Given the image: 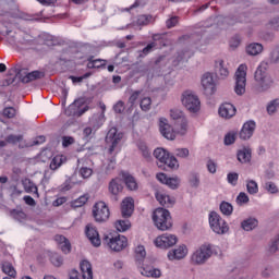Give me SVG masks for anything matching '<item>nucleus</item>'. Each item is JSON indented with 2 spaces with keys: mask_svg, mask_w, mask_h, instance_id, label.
I'll return each mask as SVG.
<instances>
[{
  "mask_svg": "<svg viewBox=\"0 0 279 279\" xmlns=\"http://www.w3.org/2000/svg\"><path fill=\"white\" fill-rule=\"evenodd\" d=\"M269 63L263 61L256 69L254 74L256 93H267L274 86V78L267 72Z\"/></svg>",
  "mask_w": 279,
  "mask_h": 279,
  "instance_id": "obj_1",
  "label": "nucleus"
},
{
  "mask_svg": "<svg viewBox=\"0 0 279 279\" xmlns=\"http://www.w3.org/2000/svg\"><path fill=\"white\" fill-rule=\"evenodd\" d=\"M153 221L156 228L162 232L173 228V218H171V213L169 209H165L162 207L155 209L153 214Z\"/></svg>",
  "mask_w": 279,
  "mask_h": 279,
  "instance_id": "obj_2",
  "label": "nucleus"
},
{
  "mask_svg": "<svg viewBox=\"0 0 279 279\" xmlns=\"http://www.w3.org/2000/svg\"><path fill=\"white\" fill-rule=\"evenodd\" d=\"M181 101L184 108L189 112H192L193 114H195L196 112H199L202 108V102L199 101V97L191 90H186L182 94Z\"/></svg>",
  "mask_w": 279,
  "mask_h": 279,
  "instance_id": "obj_3",
  "label": "nucleus"
},
{
  "mask_svg": "<svg viewBox=\"0 0 279 279\" xmlns=\"http://www.w3.org/2000/svg\"><path fill=\"white\" fill-rule=\"evenodd\" d=\"M209 226L216 234H228L230 227L217 211L209 214Z\"/></svg>",
  "mask_w": 279,
  "mask_h": 279,
  "instance_id": "obj_4",
  "label": "nucleus"
},
{
  "mask_svg": "<svg viewBox=\"0 0 279 279\" xmlns=\"http://www.w3.org/2000/svg\"><path fill=\"white\" fill-rule=\"evenodd\" d=\"M159 132L163 136V138H167V141H175L177 136H180V126H177L174 124L173 129V126L169 124V120H167V118H160Z\"/></svg>",
  "mask_w": 279,
  "mask_h": 279,
  "instance_id": "obj_5",
  "label": "nucleus"
},
{
  "mask_svg": "<svg viewBox=\"0 0 279 279\" xmlns=\"http://www.w3.org/2000/svg\"><path fill=\"white\" fill-rule=\"evenodd\" d=\"M210 256H213V248L204 244L192 254L191 260L193 265H206Z\"/></svg>",
  "mask_w": 279,
  "mask_h": 279,
  "instance_id": "obj_6",
  "label": "nucleus"
},
{
  "mask_svg": "<svg viewBox=\"0 0 279 279\" xmlns=\"http://www.w3.org/2000/svg\"><path fill=\"white\" fill-rule=\"evenodd\" d=\"M93 217L97 223H106L110 219V208L106 202H98L93 206Z\"/></svg>",
  "mask_w": 279,
  "mask_h": 279,
  "instance_id": "obj_7",
  "label": "nucleus"
},
{
  "mask_svg": "<svg viewBox=\"0 0 279 279\" xmlns=\"http://www.w3.org/2000/svg\"><path fill=\"white\" fill-rule=\"evenodd\" d=\"M102 241L104 243H107L108 247H110L112 252H121L128 247V238L124 235H117L114 238L105 235Z\"/></svg>",
  "mask_w": 279,
  "mask_h": 279,
  "instance_id": "obj_8",
  "label": "nucleus"
},
{
  "mask_svg": "<svg viewBox=\"0 0 279 279\" xmlns=\"http://www.w3.org/2000/svg\"><path fill=\"white\" fill-rule=\"evenodd\" d=\"M170 117L175 121L174 125H177V128H180V136L186 135V132H189V120H186L184 113L178 110H170Z\"/></svg>",
  "mask_w": 279,
  "mask_h": 279,
  "instance_id": "obj_9",
  "label": "nucleus"
},
{
  "mask_svg": "<svg viewBox=\"0 0 279 279\" xmlns=\"http://www.w3.org/2000/svg\"><path fill=\"white\" fill-rule=\"evenodd\" d=\"M245 65H240L235 72V87L234 92L238 95H244L245 94V84L247 80L245 78L247 76V73L245 72Z\"/></svg>",
  "mask_w": 279,
  "mask_h": 279,
  "instance_id": "obj_10",
  "label": "nucleus"
},
{
  "mask_svg": "<svg viewBox=\"0 0 279 279\" xmlns=\"http://www.w3.org/2000/svg\"><path fill=\"white\" fill-rule=\"evenodd\" d=\"M178 243V236L171 233H165L155 240V245L161 250H169Z\"/></svg>",
  "mask_w": 279,
  "mask_h": 279,
  "instance_id": "obj_11",
  "label": "nucleus"
},
{
  "mask_svg": "<svg viewBox=\"0 0 279 279\" xmlns=\"http://www.w3.org/2000/svg\"><path fill=\"white\" fill-rule=\"evenodd\" d=\"M123 138V133H119L117 128H111L106 135V143H111L109 154H113L114 149L119 145V142Z\"/></svg>",
  "mask_w": 279,
  "mask_h": 279,
  "instance_id": "obj_12",
  "label": "nucleus"
},
{
  "mask_svg": "<svg viewBox=\"0 0 279 279\" xmlns=\"http://www.w3.org/2000/svg\"><path fill=\"white\" fill-rule=\"evenodd\" d=\"M256 131V122L250 120L245 122L239 133L241 141H250L251 136H254V132Z\"/></svg>",
  "mask_w": 279,
  "mask_h": 279,
  "instance_id": "obj_13",
  "label": "nucleus"
},
{
  "mask_svg": "<svg viewBox=\"0 0 279 279\" xmlns=\"http://www.w3.org/2000/svg\"><path fill=\"white\" fill-rule=\"evenodd\" d=\"M202 86L207 95H215V78L210 72H206L202 77Z\"/></svg>",
  "mask_w": 279,
  "mask_h": 279,
  "instance_id": "obj_14",
  "label": "nucleus"
},
{
  "mask_svg": "<svg viewBox=\"0 0 279 279\" xmlns=\"http://www.w3.org/2000/svg\"><path fill=\"white\" fill-rule=\"evenodd\" d=\"M85 234L94 247H99V245H101V239L99 238V231H97V228L92 225H87L85 228Z\"/></svg>",
  "mask_w": 279,
  "mask_h": 279,
  "instance_id": "obj_15",
  "label": "nucleus"
},
{
  "mask_svg": "<svg viewBox=\"0 0 279 279\" xmlns=\"http://www.w3.org/2000/svg\"><path fill=\"white\" fill-rule=\"evenodd\" d=\"M121 213H122V217H124V219H129V217H132V215L134 213V198L125 197L122 201Z\"/></svg>",
  "mask_w": 279,
  "mask_h": 279,
  "instance_id": "obj_16",
  "label": "nucleus"
},
{
  "mask_svg": "<svg viewBox=\"0 0 279 279\" xmlns=\"http://www.w3.org/2000/svg\"><path fill=\"white\" fill-rule=\"evenodd\" d=\"M218 112L223 119H232L236 114V108L230 102H225L220 106Z\"/></svg>",
  "mask_w": 279,
  "mask_h": 279,
  "instance_id": "obj_17",
  "label": "nucleus"
},
{
  "mask_svg": "<svg viewBox=\"0 0 279 279\" xmlns=\"http://www.w3.org/2000/svg\"><path fill=\"white\" fill-rule=\"evenodd\" d=\"M120 175H122V181L129 191H138V183L136 182V178L130 174V172L122 171Z\"/></svg>",
  "mask_w": 279,
  "mask_h": 279,
  "instance_id": "obj_18",
  "label": "nucleus"
},
{
  "mask_svg": "<svg viewBox=\"0 0 279 279\" xmlns=\"http://www.w3.org/2000/svg\"><path fill=\"white\" fill-rule=\"evenodd\" d=\"M109 193L117 197L120 193H123V179L114 178L109 182Z\"/></svg>",
  "mask_w": 279,
  "mask_h": 279,
  "instance_id": "obj_19",
  "label": "nucleus"
},
{
  "mask_svg": "<svg viewBox=\"0 0 279 279\" xmlns=\"http://www.w3.org/2000/svg\"><path fill=\"white\" fill-rule=\"evenodd\" d=\"M187 254L186 245H180L168 253L169 260H182Z\"/></svg>",
  "mask_w": 279,
  "mask_h": 279,
  "instance_id": "obj_20",
  "label": "nucleus"
},
{
  "mask_svg": "<svg viewBox=\"0 0 279 279\" xmlns=\"http://www.w3.org/2000/svg\"><path fill=\"white\" fill-rule=\"evenodd\" d=\"M169 64V59L167 56H160L159 58L156 59L155 64H154V75H157V77H160L162 75V70L165 66Z\"/></svg>",
  "mask_w": 279,
  "mask_h": 279,
  "instance_id": "obj_21",
  "label": "nucleus"
},
{
  "mask_svg": "<svg viewBox=\"0 0 279 279\" xmlns=\"http://www.w3.org/2000/svg\"><path fill=\"white\" fill-rule=\"evenodd\" d=\"M215 73L218 77L221 80H226L228 75H230V72L228 71V68L226 66V63L222 59H219L215 63Z\"/></svg>",
  "mask_w": 279,
  "mask_h": 279,
  "instance_id": "obj_22",
  "label": "nucleus"
},
{
  "mask_svg": "<svg viewBox=\"0 0 279 279\" xmlns=\"http://www.w3.org/2000/svg\"><path fill=\"white\" fill-rule=\"evenodd\" d=\"M162 165L165 166V169H178L180 167V163H178V159L175 156L170 155L168 153V156L165 157V159L161 161V163L158 165V167L162 168Z\"/></svg>",
  "mask_w": 279,
  "mask_h": 279,
  "instance_id": "obj_23",
  "label": "nucleus"
},
{
  "mask_svg": "<svg viewBox=\"0 0 279 279\" xmlns=\"http://www.w3.org/2000/svg\"><path fill=\"white\" fill-rule=\"evenodd\" d=\"M156 199L161 206H165L166 208H171V206L175 204L174 198H171V196L162 193H156Z\"/></svg>",
  "mask_w": 279,
  "mask_h": 279,
  "instance_id": "obj_24",
  "label": "nucleus"
},
{
  "mask_svg": "<svg viewBox=\"0 0 279 279\" xmlns=\"http://www.w3.org/2000/svg\"><path fill=\"white\" fill-rule=\"evenodd\" d=\"M140 271L142 276H146V278H160V276H162L160 269L149 266L142 267Z\"/></svg>",
  "mask_w": 279,
  "mask_h": 279,
  "instance_id": "obj_25",
  "label": "nucleus"
},
{
  "mask_svg": "<svg viewBox=\"0 0 279 279\" xmlns=\"http://www.w3.org/2000/svg\"><path fill=\"white\" fill-rule=\"evenodd\" d=\"M83 279H93V265L88 260H82L80 264Z\"/></svg>",
  "mask_w": 279,
  "mask_h": 279,
  "instance_id": "obj_26",
  "label": "nucleus"
},
{
  "mask_svg": "<svg viewBox=\"0 0 279 279\" xmlns=\"http://www.w3.org/2000/svg\"><path fill=\"white\" fill-rule=\"evenodd\" d=\"M241 228L245 232H252V230L258 228V219L250 217L241 222Z\"/></svg>",
  "mask_w": 279,
  "mask_h": 279,
  "instance_id": "obj_27",
  "label": "nucleus"
},
{
  "mask_svg": "<svg viewBox=\"0 0 279 279\" xmlns=\"http://www.w3.org/2000/svg\"><path fill=\"white\" fill-rule=\"evenodd\" d=\"M238 160L239 162H242V165H245L246 162H250L252 160V148H242L241 150H238Z\"/></svg>",
  "mask_w": 279,
  "mask_h": 279,
  "instance_id": "obj_28",
  "label": "nucleus"
},
{
  "mask_svg": "<svg viewBox=\"0 0 279 279\" xmlns=\"http://www.w3.org/2000/svg\"><path fill=\"white\" fill-rule=\"evenodd\" d=\"M137 149L141 151L143 158L149 162L151 160V150L149 149V146H147V143L140 141L137 142Z\"/></svg>",
  "mask_w": 279,
  "mask_h": 279,
  "instance_id": "obj_29",
  "label": "nucleus"
},
{
  "mask_svg": "<svg viewBox=\"0 0 279 279\" xmlns=\"http://www.w3.org/2000/svg\"><path fill=\"white\" fill-rule=\"evenodd\" d=\"M45 77V72L33 71L27 72L26 76L23 78V84H29V82H34L36 80H43Z\"/></svg>",
  "mask_w": 279,
  "mask_h": 279,
  "instance_id": "obj_30",
  "label": "nucleus"
},
{
  "mask_svg": "<svg viewBox=\"0 0 279 279\" xmlns=\"http://www.w3.org/2000/svg\"><path fill=\"white\" fill-rule=\"evenodd\" d=\"M246 53H248V56H258V54L263 53L262 44H258V43L250 44L246 47Z\"/></svg>",
  "mask_w": 279,
  "mask_h": 279,
  "instance_id": "obj_31",
  "label": "nucleus"
},
{
  "mask_svg": "<svg viewBox=\"0 0 279 279\" xmlns=\"http://www.w3.org/2000/svg\"><path fill=\"white\" fill-rule=\"evenodd\" d=\"M22 184L26 193H34L38 197V186L33 181L25 179L22 181Z\"/></svg>",
  "mask_w": 279,
  "mask_h": 279,
  "instance_id": "obj_32",
  "label": "nucleus"
},
{
  "mask_svg": "<svg viewBox=\"0 0 279 279\" xmlns=\"http://www.w3.org/2000/svg\"><path fill=\"white\" fill-rule=\"evenodd\" d=\"M64 160H66V158L62 155L54 156L50 162L51 171H57V169H60V167L64 165Z\"/></svg>",
  "mask_w": 279,
  "mask_h": 279,
  "instance_id": "obj_33",
  "label": "nucleus"
},
{
  "mask_svg": "<svg viewBox=\"0 0 279 279\" xmlns=\"http://www.w3.org/2000/svg\"><path fill=\"white\" fill-rule=\"evenodd\" d=\"M2 271L7 274L10 278H16V270L10 262H2Z\"/></svg>",
  "mask_w": 279,
  "mask_h": 279,
  "instance_id": "obj_34",
  "label": "nucleus"
},
{
  "mask_svg": "<svg viewBox=\"0 0 279 279\" xmlns=\"http://www.w3.org/2000/svg\"><path fill=\"white\" fill-rule=\"evenodd\" d=\"M27 69H21L20 66H15L13 69L10 70V74H15V77H19L20 82H22L23 84V80H25V77H27Z\"/></svg>",
  "mask_w": 279,
  "mask_h": 279,
  "instance_id": "obj_35",
  "label": "nucleus"
},
{
  "mask_svg": "<svg viewBox=\"0 0 279 279\" xmlns=\"http://www.w3.org/2000/svg\"><path fill=\"white\" fill-rule=\"evenodd\" d=\"M106 66V60L101 59H88L87 69H104Z\"/></svg>",
  "mask_w": 279,
  "mask_h": 279,
  "instance_id": "obj_36",
  "label": "nucleus"
},
{
  "mask_svg": "<svg viewBox=\"0 0 279 279\" xmlns=\"http://www.w3.org/2000/svg\"><path fill=\"white\" fill-rule=\"evenodd\" d=\"M49 258H50V263L54 267H62V265L64 264V258H62L61 255L58 253H50Z\"/></svg>",
  "mask_w": 279,
  "mask_h": 279,
  "instance_id": "obj_37",
  "label": "nucleus"
},
{
  "mask_svg": "<svg viewBox=\"0 0 279 279\" xmlns=\"http://www.w3.org/2000/svg\"><path fill=\"white\" fill-rule=\"evenodd\" d=\"M234 210V207H232V204L223 201L220 204V213H222V215H226L227 217H230V215H232V211Z\"/></svg>",
  "mask_w": 279,
  "mask_h": 279,
  "instance_id": "obj_38",
  "label": "nucleus"
},
{
  "mask_svg": "<svg viewBox=\"0 0 279 279\" xmlns=\"http://www.w3.org/2000/svg\"><path fill=\"white\" fill-rule=\"evenodd\" d=\"M132 223H130V220H118L116 222V229L118 232H126V230H130V227Z\"/></svg>",
  "mask_w": 279,
  "mask_h": 279,
  "instance_id": "obj_39",
  "label": "nucleus"
},
{
  "mask_svg": "<svg viewBox=\"0 0 279 279\" xmlns=\"http://www.w3.org/2000/svg\"><path fill=\"white\" fill-rule=\"evenodd\" d=\"M89 196L88 194H84L72 202L73 208H82V206H85V204L88 202Z\"/></svg>",
  "mask_w": 279,
  "mask_h": 279,
  "instance_id": "obj_40",
  "label": "nucleus"
},
{
  "mask_svg": "<svg viewBox=\"0 0 279 279\" xmlns=\"http://www.w3.org/2000/svg\"><path fill=\"white\" fill-rule=\"evenodd\" d=\"M246 190L250 195H256V193H258V183H256L254 180L247 181Z\"/></svg>",
  "mask_w": 279,
  "mask_h": 279,
  "instance_id": "obj_41",
  "label": "nucleus"
},
{
  "mask_svg": "<svg viewBox=\"0 0 279 279\" xmlns=\"http://www.w3.org/2000/svg\"><path fill=\"white\" fill-rule=\"evenodd\" d=\"M11 216L13 219H15V221H25V219H27V214H25L23 210L13 209L11 211Z\"/></svg>",
  "mask_w": 279,
  "mask_h": 279,
  "instance_id": "obj_42",
  "label": "nucleus"
},
{
  "mask_svg": "<svg viewBox=\"0 0 279 279\" xmlns=\"http://www.w3.org/2000/svg\"><path fill=\"white\" fill-rule=\"evenodd\" d=\"M236 142V132L231 131L225 135V145H234Z\"/></svg>",
  "mask_w": 279,
  "mask_h": 279,
  "instance_id": "obj_43",
  "label": "nucleus"
},
{
  "mask_svg": "<svg viewBox=\"0 0 279 279\" xmlns=\"http://www.w3.org/2000/svg\"><path fill=\"white\" fill-rule=\"evenodd\" d=\"M141 109L143 110V112H149V110H151V98L149 97H145L141 100Z\"/></svg>",
  "mask_w": 279,
  "mask_h": 279,
  "instance_id": "obj_44",
  "label": "nucleus"
},
{
  "mask_svg": "<svg viewBox=\"0 0 279 279\" xmlns=\"http://www.w3.org/2000/svg\"><path fill=\"white\" fill-rule=\"evenodd\" d=\"M167 186H169V189H172V191H175L177 189L180 187V178L174 177V178H168L167 181Z\"/></svg>",
  "mask_w": 279,
  "mask_h": 279,
  "instance_id": "obj_45",
  "label": "nucleus"
},
{
  "mask_svg": "<svg viewBox=\"0 0 279 279\" xmlns=\"http://www.w3.org/2000/svg\"><path fill=\"white\" fill-rule=\"evenodd\" d=\"M238 206H243V204H250V196L245 192H241L235 199Z\"/></svg>",
  "mask_w": 279,
  "mask_h": 279,
  "instance_id": "obj_46",
  "label": "nucleus"
},
{
  "mask_svg": "<svg viewBox=\"0 0 279 279\" xmlns=\"http://www.w3.org/2000/svg\"><path fill=\"white\" fill-rule=\"evenodd\" d=\"M169 153H167V150H165L163 148H156L154 150V156L157 160H159L160 163L162 160H165V157H167Z\"/></svg>",
  "mask_w": 279,
  "mask_h": 279,
  "instance_id": "obj_47",
  "label": "nucleus"
},
{
  "mask_svg": "<svg viewBox=\"0 0 279 279\" xmlns=\"http://www.w3.org/2000/svg\"><path fill=\"white\" fill-rule=\"evenodd\" d=\"M151 21V15H140L136 21V25L143 27L145 25H149Z\"/></svg>",
  "mask_w": 279,
  "mask_h": 279,
  "instance_id": "obj_48",
  "label": "nucleus"
},
{
  "mask_svg": "<svg viewBox=\"0 0 279 279\" xmlns=\"http://www.w3.org/2000/svg\"><path fill=\"white\" fill-rule=\"evenodd\" d=\"M270 64H278L279 62V47H275L269 57Z\"/></svg>",
  "mask_w": 279,
  "mask_h": 279,
  "instance_id": "obj_49",
  "label": "nucleus"
},
{
  "mask_svg": "<svg viewBox=\"0 0 279 279\" xmlns=\"http://www.w3.org/2000/svg\"><path fill=\"white\" fill-rule=\"evenodd\" d=\"M279 108V99L271 100L267 106L268 114H275L276 110Z\"/></svg>",
  "mask_w": 279,
  "mask_h": 279,
  "instance_id": "obj_50",
  "label": "nucleus"
},
{
  "mask_svg": "<svg viewBox=\"0 0 279 279\" xmlns=\"http://www.w3.org/2000/svg\"><path fill=\"white\" fill-rule=\"evenodd\" d=\"M5 141L11 145H16V143H21V141H23V135L10 134L5 137Z\"/></svg>",
  "mask_w": 279,
  "mask_h": 279,
  "instance_id": "obj_51",
  "label": "nucleus"
},
{
  "mask_svg": "<svg viewBox=\"0 0 279 279\" xmlns=\"http://www.w3.org/2000/svg\"><path fill=\"white\" fill-rule=\"evenodd\" d=\"M135 254H136V260L141 263L147 256V253L145 252V246L140 245L135 248Z\"/></svg>",
  "mask_w": 279,
  "mask_h": 279,
  "instance_id": "obj_52",
  "label": "nucleus"
},
{
  "mask_svg": "<svg viewBox=\"0 0 279 279\" xmlns=\"http://www.w3.org/2000/svg\"><path fill=\"white\" fill-rule=\"evenodd\" d=\"M117 169V157H111L108 159V165L106 167V173H112Z\"/></svg>",
  "mask_w": 279,
  "mask_h": 279,
  "instance_id": "obj_53",
  "label": "nucleus"
},
{
  "mask_svg": "<svg viewBox=\"0 0 279 279\" xmlns=\"http://www.w3.org/2000/svg\"><path fill=\"white\" fill-rule=\"evenodd\" d=\"M189 182H190V186H192V189H198L199 187V174L192 173Z\"/></svg>",
  "mask_w": 279,
  "mask_h": 279,
  "instance_id": "obj_54",
  "label": "nucleus"
},
{
  "mask_svg": "<svg viewBox=\"0 0 279 279\" xmlns=\"http://www.w3.org/2000/svg\"><path fill=\"white\" fill-rule=\"evenodd\" d=\"M191 58V52L189 51H179L177 54V62H187L189 59Z\"/></svg>",
  "mask_w": 279,
  "mask_h": 279,
  "instance_id": "obj_55",
  "label": "nucleus"
},
{
  "mask_svg": "<svg viewBox=\"0 0 279 279\" xmlns=\"http://www.w3.org/2000/svg\"><path fill=\"white\" fill-rule=\"evenodd\" d=\"M113 110L117 114H123L125 112V102L123 100H119L114 106Z\"/></svg>",
  "mask_w": 279,
  "mask_h": 279,
  "instance_id": "obj_56",
  "label": "nucleus"
},
{
  "mask_svg": "<svg viewBox=\"0 0 279 279\" xmlns=\"http://www.w3.org/2000/svg\"><path fill=\"white\" fill-rule=\"evenodd\" d=\"M227 180L229 182V184H231L232 186H236V182H239V173L236 172H231L227 175Z\"/></svg>",
  "mask_w": 279,
  "mask_h": 279,
  "instance_id": "obj_57",
  "label": "nucleus"
},
{
  "mask_svg": "<svg viewBox=\"0 0 279 279\" xmlns=\"http://www.w3.org/2000/svg\"><path fill=\"white\" fill-rule=\"evenodd\" d=\"M3 116L7 117V119H14V117H16V110L12 107H7L3 109Z\"/></svg>",
  "mask_w": 279,
  "mask_h": 279,
  "instance_id": "obj_58",
  "label": "nucleus"
},
{
  "mask_svg": "<svg viewBox=\"0 0 279 279\" xmlns=\"http://www.w3.org/2000/svg\"><path fill=\"white\" fill-rule=\"evenodd\" d=\"M279 250V235H277L275 238V240L272 241L271 245L269 246V254H276V252H278Z\"/></svg>",
  "mask_w": 279,
  "mask_h": 279,
  "instance_id": "obj_59",
  "label": "nucleus"
},
{
  "mask_svg": "<svg viewBox=\"0 0 279 279\" xmlns=\"http://www.w3.org/2000/svg\"><path fill=\"white\" fill-rule=\"evenodd\" d=\"M265 189L268 191V193H271L272 195L278 193V186L271 181L265 183Z\"/></svg>",
  "mask_w": 279,
  "mask_h": 279,
  "instance_id": "obj_60",
  "label": "nucleus"
},
{
  "mask_svg": "<svg viewBox=\"0 0 279 279\" xmlns=\"http://www.w3.org/2000/svg\"><path fill=\"white\" fill-rule=\"evenodd\" d=\"M142 90H135L130 97H129V104L131 108H133L134 104H136V100L138 97H141Z\"/></svg>",
  "mask_w": 279,
  "mask_h": 279,
  "instance_id": "obj_61",
  "label": "nucleus"
},
{
  "mask_svg": "<svg viewBox=\"0 0 279 279\" xmlns=\"http://www.w3.org/2000/svg\"><path fill=\"white\" fill-rule=\"evenodd\" d=\"M43 16V12L36 13V14H24L23 19L24 21H40V17Z\"/></svg>",
  "mask_w": 279,
  "mask_h": 279,
  "instance_id": "obj_62",
  "label": "nucleus"
},
{
  "mask_svg": "<svg viewBox=\"0 0 279 279\" xmlns=\"http://www.w3.org/2000/svg\"><path fill=\"white\" fill-rule=\"evenodd\" d=\"M190 155L189 148H177L175 156L178 158H186Z\"/></svg>",
  "mask_w": 279,
  "mask_h": 279,
  "instance_id": "obj_63",
  "label": "nucleus"
},
{
  "mask_svg": "<svg viewBox=\"0 0 279 279\" xmlns=\"http://www.w3.org/2000/svg\"><path fill=\"white\" fill-rule=\"evenodd\" d=\"M269 25H270L271 29L279 32V17H274L272 20H270Z\"/></svg>",
  "mask_w": 279,
  "mask_h": 279,
  "instance_id": "obj_64",
  "label": "nucleus"
}]
</instances>
